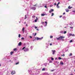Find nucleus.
Here are the masks:
<instances>
[{"label": "nucleus", "mask_w": 75, "mask_h": 75, "mask_svg": "<svg viewBox=\"0 0 75 75\" xmlns=\"http://www.w3.org/2000/svg\"><path fill=\"white\" fill-rule=\"evenodd\" d=\"M57 39L58 40H62V36H61L58 38H57Z\"/></svg>", "instance_id": "1"}, {"label": "nucleus", "mask_w": 75, "mask_h": 75, "mask_svg": "<svg viewBox=\"0 0 75 75\" xmlns=\"http://www.w3.org/2000/svg\"><path fill=\"white\" fill-rule=\"evenodd\" d=\"M11 74L13 75V74H16V71H12L11 73Z\"/></svg>", "instance_id": "2"}, {"label": "nucleus", "mask_w": 75, "mask_h": 75, "mask_svg": "<svg viewBox=\"0 0 75 75\" xmlns=\"http://www.w3.org/2000/svg\"><path fill=\"white\" fill-rule=\"evenodd\" d=\"M36 39H37V40H41L42 39V38H43V37H42V38H36Z\"/></svg>", "instance_id": "3"}, {"label": "nucleus", "mask_w": 75, "mask_h": 75, "mask_svg": "<svg viewBox=\"0 0 75 75\" xmlns=\"http://www.w3.org/2000/svg\"><path fill=\"white\" fill-rule=\"evenodd\" d=\"M31 8L34 10H35L36 9L35 7H31Z\"/></svg>", "instance_id": "4"}, {"label": "nucleus", "mask_w": 75, "mask_h": 75, "mask_svg": "<svg viewBox=\"0 0 75 75\" xmlns=\"http://www.w3.org/2000/svg\"><path fill=\"white\" fill-rule=\"evenodd\" d=\"M52 54L53 55H54V52H56L55 50H52Z\"/></svg>", "instance_id": "5"}, {"label": "nucleus", "mask_w": 75, "mask_h": 75, "mask_svg": "<svg viewBox=\"0 0 75 75\" xmlns=\"http://www.w3.org/2000/svg\"><path fill=\"white\" fill-rule=\"evenodd\" d=\"M22 44V43L21 42H20L19 43H18V45H19V46H20V45H21Z\"/></svg>", "instance_id": "6"}, {"label": "nucleus", "mask_w": 75, "mask_h": 75, "mask_svg": "<svg viewBox=\"0 0 75 75\" xmlns=\"http://www.w3.org/2000/svg\"><path fill=\"white\" fill-rule=\"evenodd\" d=\"M25 29V28H24V27H23L22 28V31H23V33H24V29Z\"/></svg>", "instance_id": "7"}, {"label": "nucleus", "mask_w": 75, "mask_h": 75, "mask_svg": "<svg viewBox=\"0 0 75 75\" xmlns=\"http://www.w3.org/2000/svg\"><path fill=\"white\" fill-rule=\"evenodd\" d=\"M24 51H28V49L27 48L25 49V50H24Z\"/></svg>", "instance_id": "8"}, {"label": "nucleus", "mask_w": 75, "mask_h": 75, "mask_svg": "<svg viewBox=\"0 0 75 75\" xmlns=\"http://www.w3.org/2000/svg\"><path fill=\"white\" fill-rule=\"evenodd\" d=\"M65 10L67 12H68V11H69V10L68 9H65Z\"/></svg>", "instance_id": "9"}, {"label": "nucleus", "mask_w": 75, "mask_h": 75, "mask_svg": "<svg viewBox=\"0 0 75 75\" xmlns=\"http://www.w3.org/2000/svg\"><path fill=\"white\" fill-rule=\"evenodd\" d=\"M60 64L61 65H63L64 64V63L62 62H60Z\"/></svg>", "instance_id": "10"}, {"label": "nucleus", "mask_w": 75, "mask_h": 75, "mask_svg": "<svg viewBox=\"0 0 75 75\" xmlns=\"http://www.w3.org/2000/svg\"><path fill=\"white\" fill-rule=\"evenodd\" d=\"M41 15V16H44L45 15V14L43 13V14H42Z\"/></svg>", "instance_id": "11"}, {"label": "nucleus", "mask_w": 75, "mask_h": 75, "mask_svg": "<svg viewBox=\"0 0 75 75\" xmlns=\"http://www.w3.org/2000/svg\"><path fill=\"white\" fill-rule=\"evenodd\" d=\"M68 8L69 9H71L72 8V7H71V6H69L68 7Z\"/></svg>", "instance_id": "12"}, {"label": "nucleus", "mask_w": 75, "mask_h": 75, "mask_svg": "<svg viewBox=\"0 0 75 75\" xmlns=\"http://www.w3.org/2000/svg\"><path fill=\"white\" fill-rule=\"evenodd\" d=\"M13 52H10L11 55H12L13 54Z\"/></svg>", "instance_id": "13"}, {"label": "nucleus", "mask_w": 75, "mask_h": 75, "mask_svg": "<svg viewBox=\"0 0 75 75\" xmlns=\"http://www.w3.org/2000/svg\"><path fill=\"white\" fill-rule=\"evenodd\" d=\"M65 38L64 37L62 36V40H64L63 39H62V38Z\"/></svg>", "instance_id": "14"}, {"label": "nucleus", "mask_w": 75, "mask_h": 75, "mask_svg": "<svg viewBox=\"0 0 75 75\" xmlns=\"http://www.w3.org/2000/svg\"><path fill=\"white\" fill-rule=\"evenodd\" d=\"M72 33H70L69 35V36H72Z\"/></svg>", "instance_id": "15"}, {"label": "nucleus", "mask_w": 75, "mask_h": 75, "mask_svg": "<svg viewBox=\"0 0 75 75\" xmlns=\"http://www.w3.org/2000/svg\"><path fill=\"white\" fill-rule=\"evenodd\" d=\"M70 56H72V54L71 53H70L69 54Z\"/></svg>", "instance_id": "16"}, {"label": "nucleus", "mask_w": 75, "mask_h": 75, "mask_svg": "<svg viewBox=\"0 0 75 75\" xmlns=\"http://www.w3.org/2000/svg\"><path fill=\"white\" fill-rule=\"evenodd\" d=\"M19 64V62H18L15 64L16 65H17Z\"/></svg>", "instance_id": "17"}, {"label": "nucleus", "mask_w": 75, "mask_h": 75, "mask_svg": "<svg viewBox=\"0 0 75 75\" xmlns=\"http://www.w3.org/2000/svg\"><path fill=\"white\" fill-rule=\"evenodd\" d=\"M72 36L73 37H75V35L74 34H72Z\"/></svg>", "instance_id": "18"}, {"label": "nucleus", "mask_w": 75, "mask_h": 75, "mask_svg": "<svg viewBox=\"0 0 75 75\" xmlns=\"http://www.w3.org/2000/svg\"><path fill=\"white\" fill-rule=\"evenodd\" d=\"M67 33V32L66 31H65L64 32V34H66Z\"/></svg>", "instance_id": "19"}, {"label": "nucleus", "mask_w": 75, "mask_h": 75, "mask_svg": "<svg viewBox=\"0 0 75 75\" xmlns=\"http://www.w3.org/2000/svg\"><path fill=\"white\" fill-rule=\"evenodd\" d=\"M25 19H26V18H27V16H26V15H25Z\"/></svg>", "instance_id": "20"}, {"label": "nucleus", "mask_w": 75, "mask_h": 75, "mask_svg": "<svg viewBox=\"0 0 75 75\" xmlns=\"http://www.w3.org/2000/svg\"><path fill=\"white\" fill-rule=\"evenodd\" d=\"M54 16V13H52L51 16Z\"/></svg>", "instance_id": "21"}, {"label": "nucleus", "mask_w": 75, "mask_h": 75, "mask_svg": "<svg viewBox=\"0 0 75 75\" xmlns=\"http://www.w3.org/2000/svg\"><path fill=\"white\" fill-rule=\"evenodd\" d=\"M20 36H21V35L20 34H19L18 35V37L19 38H20Z\"/></svg>", "instance_id": "22"}, {"label": "nucleus", "mask_w": 75, "mask_h": 75, "mask_svg": "<svg viewBox=\"0 0 75 75\" xmlns=\"http://www.w3.org/2000/svg\"><path fill=\"white\" fill-rule=\"evenodd\" d=\"M16 50H17V49L15 48L13 49V51H16Z\"/></svg>", "instance_id": "23"}, {"label": "nucleus", "mask_w": 75, "mask_h": 75, "mask_svg": "<svg viewBox=\"0 0 75 75\" xmlns=\"http://www.w3.org/2000/svg\"><path fill=\"white\" fill-rule=\"evenodd\" d=\"M42 71H45V68H43L42 69Z\"/></svg>", "instance_id": "24"}, {"label": "nucleus", "mask_w": 75, "mask_h": 75, "mask_svg": "<svg viewBox=\"0 0 75 75\" xmlns=\"http://www.w3.org/2000/svg\"><path fill=\"white\" fill-rule=\"evenodd\" d=\"M35 17V16H32V17L33 18H34Z\"/></svg>", "instance_id": "25"}, {"label": "nucleus", "mask_w": 75, "mask_h": 75, "mask_svg": "<svg viewBox=\"0 0 75 75\" xmlns=\"http://www.w3.org/2000/svg\"><path fill=\"white\" fill-rule=\"evenodd\" d=\"M52 37H53L52 36H50V38H52Z\"/></svg>", "instance_id": "26"}, {"label": "nucleus", "mask_w": 75, "mask_h": 75, "mask_svg": "<svg viewBox=\"0 0 75 75\" xmlns=\"http://www.w3.org/2000/svg\"><path fill=\"white\" fill-rule=\"evenodd\" d=\"M73 41H72V40H70V42H72Z\"/></svg>", "instance_id": "27"}, {"label": "nucleus", "mask_w": 75, "mask_h": 75, "mask_svg": "<svg viewBox=\"0 0 75 75\" xmlns=\"http://www.w3.org/2000/svg\"><path fill=\"white\" fill-rule=\"evenodd\" d=\"M51 60H52V61L54 60V58H51Z\"/></svg>", "instance_id": "28"}, {"label": "nucleus", "mask_w": 75, "mask_h": 75, "mask_svg": "<svg viewBox=\"0 0 75 75\" xmlns=\"http://www.w3.org/2000/svg\"><path fill=\"white\" fill-rule=\"evenodd\" d=\"M35 22H37V20L35 19Z\"/></svg>", "instance_id": "29"}, {"label": "nucleus", "mask_w": 75, "mask_h": 75, "mask_svg": "<svg viewBox=\"0 0 75 75\" xmlns=\"http://www.w3.org/2000/svg\"><path fill=\"white\" fill-rule=\"evenodd\" d=\"M70 27V28H71V29H73V27Z\"/></svg>", "instance_id": "30"}, {"label": "nucleus", "mask_w": 75, "mask_h": 75, "mask_svg": "<svg viewBox=\"0 0 75 75\" xmlns=\"http://www.w3.org/2000/svg\"><path fill=\"white\" fill-rule=\"evenodd\" d=\"M51 11H54V10L53 9H51Z\"/></svg>", "instance_id": "31"}, {"label": "nucleus", "mask_w": 75, "mask_h": 75, "mask_svg": "<svg viewBox=\"0 0 75 75\" xmlns=\"http://www.w3.org/2000/svg\"><path fill=\"white\" fill-rule=\"evenodd\" d=\"M62 56H63V57H64V56H65V54H63V55H62Z\"/></svg>", "instance_id": "32"}, {"label": "nucleus", "mask_w": 75, "mask_h": 75, "mask_svg": "<svg viewBox=\"0 0 75 75\" xmlns=\"http://www.w3.org/2000/svg\"><path fill=\"white\" fill-rule=\"evenodd\" d=\"M59 59H61V58L59 57L58 58Z\"/></svg>", "instance_id": "33"}, {"label": "nucleus", "mask_w": 75, "mask_h": 75, "mask_svg": "<svg viewBox=\"0 0 75 75\" xmlns=\"http://www.w3.org/2000/svg\"><path fill=\"white\" fill-rule=\"evenodd\" d=\"M57 6V8H59V7L58 6Z\"/></svg>", "instance_id": "34"}, {"label": "nucleus", "mask_w": 75, "mask_h": 75, "mask_svg": "<svg viewBox=\"0 0 75 75\" xmlns=\"http://www.w3.org/2000/svg\"><path fill=\"white\" fill-rule=\"evenodd\" d=\"M25 48V47H23V48H22V50H24V48Z\"/></svg>", "instance_id": "35"}, {"label": "nucleus", "mask_w": 75, "mask_h": 75, "mask_svg": "<svg viewBox=\"0 0 75 75\" xmlns=\"http://www.w3.org/2000/svg\"><path fill=\"white\" fill-rule=\"evenodd\" d=\"M52 11H49V13H51V12H52Z\"/></svg>", "instance_id": "36"}, {"label": "nucleus", "mask_w": 75, "mask_h": 75, "mask_svg": "<svg viewBox=\"0 0 75 75\" xmlns=\"http://www.w3.org/2000/svg\"><path fill=\"white\" fill-rule=\"evenodd\" d=\"M54 5L55 6H56V5H57V4H56V3H55L54 4Z\"/></svg>", "instance_id": "37"}, {"label": "nucleus", "mask_w": 75, "mask_h": 75, "mask_svg": "<svg viewBox=\"0 0 75 75\" xmlns=\"http://www.w3.org/2000/svg\"><path fill=\"white\" fill-rule=\"evenodd\" d=\"M42 24H44V22H42Z\"/></svg>", "instance_id": "38"}, {"label": "nucleus", "mask_w": 75, "mask_h": 75, "mask_svg": "<svg viewBox=\"0 0 75 75\" xmlns=\"http://www.w3.org/2000/svg\"><path fill=\"white\" fill-rule=\"evenodd\" d=\"M37 4H35V5H34V6H37Z\"/></svg>", "instance_id": "39"}, {"label": "nucleus", "mask_w": 75, "mask_h": 75, "mask_svg": "<svg viewBox=\"0 0 75 75\" xmlns=\"http://www.w3.org/2000/svg\"><path fill=\"white\" fill-rule=\"evenodd\" d=\"M45 8H47V6H45Z\"/></svg>", "instance_id": "40"}, {"label": "nucleus", "mask_w": 75, "mask_h": 75, "mask_svg": "<svg viewBox=\"0 0 75 75\" xmlns=\"http://www.w3.org/2000/svg\"><path fill=\"white\" fill-rule=\"evenodd\" d=\"M36 34H37V33H35L34 35V36H35L36 35Z\"/></svg>", "instance_id": "41"}, {"label": "nucleus", "mask_w": 75, "mask_h": 75, "mask_svg": "<svg viewBox=\"0 0 75 75\" xmlns=\"http://www.w3.org/2000/svg\"><path fill=\"white\" fill-rule=\"evenodd\" d=\"M21 39H22V40H24V38H21Z\"/></svg>", "instance_id": "42"}, {"label": "nucleus", "mask_w": 75, "mask_h": 75, "mask_svg": "<svg viewBox=\"0 0 75 75\" xmlns=\"http://www.w3.org/2000/svg\"><path fill=\"white\" fill-rule=\"evenodd\" d=\"M35 29H36V28H37V27H36V26H35Z\"/></svg>", "instance_id": "43"}, {"label": "nucleus", "mask_w": 75, "mask_h": 75, "mask_svg": "<svg viewBox=\"0 0 75 75\" xmlns=\"http://www.w3.org/2000/svg\"><path fill=\"white\" fill-rule=\"evenodd\" d=\"M45 23H46V24H47V21H45Z\"/></svg>", "instance_id": "44"}, {"label": "nucleus", "mask_w": 75, "mask_h": 75, "mask_svg": "<svg viewBox=\"0 0 75 75\" xmlns=\"http://www.w3.org/2000/svg\"><path fill=\"white\" fill-rule=\"evenodd\" d=\"M62 17V16H60L59 17L60 18H61V17Z\"/></svg>", "instance_id": "45"}, {"label": "nucleus", "mask_w": 75, "mask_h": 75, "mask_svg": "<svg viewBox=\"0 0 75 75\" xmlns=\"http://www.w3.org/2000/svg\"><path fill=\"white\" fill-rule=\"evenodd\" d=\"M73 13H75V11H73Z\"/></svg>", "instance_id": "46"}, {"label": "nucleus", "mask_w": 75, "mask_h": 75, "mask_svg": "<svg viewBox=\"0 0 75 75\" xmlns=\"http://www.w3.org/2000/svg\"><path fill=\"white\" fill-rule=\"evenodd\" d=\"M63 15H64V14H65V13H63Z\"/></svg>", "instance_id": "47"}, {"label": "nucleus", "mask_w": 75, "mask_h": 75, "mask_svg": "<svg viewBox=\"0 0 75 75\" xmlns=\"http://www.w3.org/2000/svg\"><path fill=\"white\" fill-rule=\"evenodd\" d=\"M54 71V70H51V71L52 72V71Z\"/></svg>", "instance_id": "48"}, {"label": "nucleus", "mask_w": 75, "mask_h": 75, "mask_svg": "<svg viewBox=\"0 0 75 75\" xmlns=\"http://www.w3.org/2000/svg\"><path fill=\"white\" fill-rule=\"evenodd\" d=\"M26 26H27V27H28V25H27V24H26Z\"/></svg>", "instance_id": "49"}, {"label": "nucleus", "mask_w": 75, "mask_h": 75, "mask_svg": "<svg viewBox=\"0 0 75 75\" xmlns=\"http://www.w3.org/2000/svg\"><path fill=\"white\" fill-rule=\"evenodd\" d=\"M70 75H73V74H71Z\"/></svg>", "instance_id": "50"}, {"label": "nucleus", "mask_w": 75, "mask_h": 75, "mask_svg": "<svg viewBox=\"0 0 75 75\" xmlns=\"http://www.w3.org/2000/svg\"><path fill=\"white\" fill-rule=\"evenodd\" d=\"M33 47V46H31V47H30V48H32V47Z\"/></svg>", "instance_id": "51"}, {"label": "nucleus", "mask_w": 75, "mask_h": 75, "mask_svg": "<svg viewBox=\"0 0 75 75\" xmlns=\"http://www.w3.org/2000/svg\"><path fill=\"white\" fill-rule=\"evenodd\" d=\"M59 3H60V2H59L57 4H59Z\"/></svg>", "instance_id": "52"}, {"label": "nucleus", "mask_w": 75, "mask_h": 75, "mask_svg": "<svg viewBox=\"0 0 75 75\" xmlns=\"http://www.w3.org/2000/svg\"><path fill=\"white\" fill-rule=\"evenodd\" d=\"M45 25L46 26L47 25V23H46V24Z\"/></svg>", "instance_id": "53"}, {"label": "nucleus", "mask_w": 75, "mask_h": 75, "mask_svg": "<svg viewBox=\"0 0 75 75\" xmlns=\"http://www.w3.org/2000/svg\"><path fill=\"white\" fill-rule=\"evenodd\" d=\"M50 45H52V44L50 43Z\"/></svg>", "instance_id": "54"}, {"label": "nucleus", "mask_w": 75, "mask_h": 75, "mask_svg": "<svg viewBox=\"0 0 75 75\" xmlns=\"http://www.w3.org/2000/svg\"><path fill=\"white\" fill-rule=\"evenodd\" d=\"M37 31H38V30H38V29H37Z\"/></svg>", "instance_id": "55"}, {"label": "nucleus", "mask_w": 75, "mask_h": 75, "mask_svg": "<svg viewBox=\"0 0 75 75\" xmlns=\"http://www.w3.org/2000/svg\"><path fill=\"white\" fill-rule=\"evenodd\" d=\"M59 4H57V6H58Z\"/></svg>", "instance_id": "56"}, {"label": "nucleus", "mask_w": 75, "mask_h": 75, "mask_svg": "<svg viewBox=\"0 0 75 75\" xmlns=\"http://www.w3.org/2000/svg\"><path fill=\"white\" fill-rule=\"evenodd\" d=\"M9 62H11V61L10 60V61H9Z\"/></svg>", "instance_id": "57"}, {"label": "nucleus", "mask_w": 75, "mask_h": 75, "mask_svg": "<svg viewBox=\"0 0 75 75\" xmlns=\"http://www.w3.org/2000/svg\"><path fill=\"white\" fill-rule=\"evenodd\" d=\"M30 38H32V37L31 36H30Z\"/></svg>", "instance_id": "58"}, {"label": "nucleus", "mask_w": 75, "mask_h": 75, "mask_svg": "<svg viewBox=\"0 0 75 75\" xmlns=\"http://www.w3.org/2000/svg\"><path fill=\"white\" fill-rule=\"evenodd\" d=\"M57 59V58H55V59Z\"/></svg>", "instance_id": "59"}, {"label": "nucleus", "mask_w": 75, "mask_h": 75, "mask_svg": "<svg viewBox=\"0 0 75 75\" xmlns=\"http://www.w3.org/2000/svg\"><path fill=\"white\" fill-rule=\"evenodd\" d=\"M55 62H56V63H57V62H58L57 61H56Z\"/></svg>", "instance_id": "60"}, {"label": "nucleus", "mask_w": 75, "mask_h": 75, "mask_svg": "<svg viewBox=\"0 0 75 75\" xmlns=\"http://www.w3.org/2000/svg\"><path fill=\"white\" fill-rule=\"evenodd\" d=\"M63 17L64 18H65V17L64 16V17Z\"/></svg>", "instance_id": "61"}, {"label": "nucleus", "mask_w": 75, "mask_h": 75, "mask_svg": "<svg viewBox=\"0 0 75 75\" xmlns=\"http://www.w3.org/2000/svg\"><path fill=\"white\" fill-rule=\"evenodd\" d=\"M37 20H38V18H37V19H36Z\"/></svg>", "instance_id": "62"}, {"label": "nucleus", "mask_w": 75, "mask_h": 75, "mask_svg": "<svg viewBox=\"0 0 75 75\" xmlns=\"http://www.w3.org/2000/svg\"><path fill=\"white\" fill-rule=\"evenodd\" d=\"M64 28H67V27H64Z\"/></svg>", "instance_id": "63"}, {"label": "nucleus", "mask_w": 75, "mask_h": 75, "mask_svg": "<svg viewBox=\"0 0 75 75\" xmlns=\"http://www.w3.org/2000/svg\"><path fill=\"white\" fill-rule=\"evenodd\" d=\"M0 66H1V64H0Z\"/></svg>", "instance_id": "64"}]
</instances>
